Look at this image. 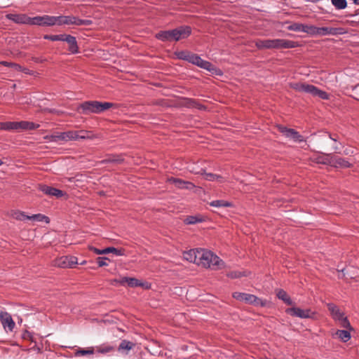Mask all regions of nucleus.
I'll return each instance as SVG.
<instances>
[{
  "label": "nucleus",
  "mask_w": 359,
  "mask_h": 359,
  "mask_svg": "<svg viewBox=\"0 0 359 359\" xmlns=\"http://www.w3.org/2000/svg\"><path fill=\"white\" fill-rule=\"evenodd\" d=\"M191 34V27L182 25L173 29L161 30L156 34L155 37L163 42L178 41L187 39Z\"/></svg>",
  "instance_id": "f257e3e1"
},
{
  "label": "nucleus",
  "mask_w": 359,
  "mask_h": 359,
  "mask_svg": "<svg viewBox=\"0 0 359 359\" xmlns=\"http://www.w3.org/2000/svg\"><path fill=\"white\" fill-rule=\"evenodd\" d=\"M198 256V266L213 270H219L224 267V262L210 250L199 248Z\"/></svg>",
  "instance_id": "f03ea898"
},
{
  "label": "nucleus",
  "mask_w": 359,
  "mask_h": 359,
  "mask_svg": "<svg viewBox=\"0 0 359 359\" xmlns=\"http://www.w3.org/2000/svg\"><path fill=\"white\" fill-rule=\"evenodd\" d=\"M114 105L112 102H102L99 101H86L81 103L77 111L80 114L88 115L90 114H101Z\"/></svg>",
  "instance_id": "7ed1b4c3"
},
{
  "label": "nucleus",
  "mask_w": 359,
  "mask_h": 359,
  "mask_svg": "<svg viewBox=\"0 0 359 359\" xmlns=\"http://www.w3.org/2000/svg\"><path fill=\"white\" fill-rule=\"evenodd\" d=\"M39 127V124H36L29 121H7L0 122V130L7 131H20V130H32Z\"/></svg>",
  "instance_id": "20e7f679"
},
{
  "label": "nucleus",
  "mask_w": 359,
  "mask_h": 359,
  "mask_svg": "<svg viewBox=\"0 0 359 359\" xmlns=\"http://www.w3.org/2000/svg\"><path fill=\"white\" fill-rule=\"evenodd\" d=\"M255 46L258 49L289 48L292 42L285 39H257Z\"/></svg>",
  "instance_id": "39448f33"
},
{
  "label": "nucleus",
  "mask_w": 359,
  "mask_h": 359,
  "mask_svg": "<svg viewBox=\"0 0 359 359\" xmlns=\"http://www.w3.org/2000/svg\"><path fill=\"white\" fill-rule=\"evenodd\" d=\"M187 62L195 65L202 69H206L212 74H215L217 76H221L222 74V72L219 68L216 67L211 62L203 60L199 55L197 54L193 53L190 52V54L188 57Z\"/></svg>",
  "instance_id": "423d86ee"
},
{
  "label": "nucleus",
  "mask_w": 359,
  "mask_h": 359,
  "mask_svg": "<svg viewBox=\"0 0 359 359\" xmlns=\"http://www.w3.org/2000/svg\"><path fill=\"white\" fill-rule=\"evenodd\" d=\"M327 306L331 313L332 318L335 321L338 322L341 327L350 330H352L351 325L347 317L345 316L344 313L341 311L337 305L332 303H328Z\"/></svg>",
  "instance_id": "0eeeda50"
},
{
  "label": "nucleus",
  "mask_w": 359,
  "mask_h": 359,
  "mask_svg": "<svg viewBox=\"0 0 359 359\" xmlns=\"http://www.w3.org/2000/svg\"><path fill=\"white\" fill-rule=\"evenodd\" d=\"M93 22L90 20H82L76 16L73 15H60L57 16V25H74L77 26H89L92 25Z\"/></svg>",
  "instance_id": "6e6552de"
},
{
  "label": "nucleus",
  "mask_w": 359,
  "mask_h": 359,
  "mask_svg": "<svg viewBox=\"0 0 359 359\" xmlns=\"http://www.w3.org/2000/svg\"><path fill=\"white\" fill-rule=\"evenodd\" d=\"M295 88L299 90L308 93L313 96L318 97L322 100H328L330 95L325 91L318 89L317 87L311 84H302L300 86L297 85Z\"/></svg>",
  "instance_id": "1a4fd4ad"
},
{
  "label": "nucleus",
  "mask_w": 359,
  "mask_h": 359,
  "mask_svg": "<svg viewBox=\"0 0 359 359\" xmlns=\"http://www.w3.org/2000/svg\"><path fill=\"white\" fill-rule=\"evenodd\" d=\"M74 130H69L63 133H55L50 135H46L44 139L49 142H57V141H69L75 140L76 136Z\"/></svg>",
  "instance_id": "9d476101"
},
{
  "label": "nucleus",
  "mask_w": 359,
  "mask_h": 359,
  "mask_svg": "<svg viewBox=\"0 0 359 359\" xmlns=\"http://www.w3.org/2000/svg\"><path fill=\"white\" fill-rule=\"evenodd\" d=\"M232 296L236 300L245 302L246 304L254 305L262 304V299L254 294L235 292L233 293Z\"/></svg>",
  "instance_id": "9b49d317"
},
{
  "label": "nucleus",
  "mask_w": 359,
  "mask_h": 359,
  "mask_svg": "<svg viewBox=\"0 0 359 359\" xmlns=\"http://www.w3.org/2000/svg\"><path fill=\"white\" fill-rule=\"evenodd\" d=\"M344 33V29L340 27H315V32L313 35L316 36H327V35H337Z\"/></svg>",
  "instance_id": "f8f14e48"
},
{
  "label": "nucleus",
  "mask_w": 359,
  "mask_h": 359,
  "mask_svg": "<svg viewBox=\"0 0 359 359\" xmlns=\"http://www.w3.org/2000/svg\"><path fill=\"white\" fill-rule=\"evenodd\" d=\"M77 264V258L74 256H62L55 260V265L60 268H72Z\"/></svg>",
  "instance_id": "ddd939ff"
},
{
  "label": "nucleus",
  "mask_w": 359,
  "mask_h": 359,
  "mask_svg": "<svg viewBox=\"0 0 359 359\" xmlns=\"http://www.w3.org/2000/svg\"><path fill=\"white\" fill-rule=\"evenodd\" d=\"M293 316L300 318H309L315 320L317 318L318 313L310 309H302L293 306Z\"/></svg>",
  "instance_id": "4468645a"
},
{
  "label": "nucleus",
  "mask_w": 359,
  "mask_h": 359,
  "mask_svg": "<svg viewBox=\"0 0 359 359\" xmlns=\"http://www.w3.org/2000/svg\"><path fill=\"white\" fill-rule=\"evenodd\" d=\"M0 320L5 330L10 332L13 330L15 323L10 313L6 311H1Z\"/></svg>",
  "instance_id": "2eb2a0df"
},
{
  "label": "nucleus",
  "mask_w": 359,
  "mask_h": 359,
  "mask_svg": "<svg viewBox=\"0 0 359 359\" xmlns=\"http://www.w3.org/2000/svg\"><path fill=\"white\" fill-rule=\"evenodd\" d=\"M168 182L174 184L177 188L179 189H185L188 190H191L195 188V185L189 181H184L180 178L175 177H169L168 178Z\"/></svg>",
  "instance_id": "dca6fc26"
},
{
  "label": "nucleus",
  "mask_w": 359,
  "mask_h": 359,
  "mask_svg": "<svg viewBox=\"0 0 359 359\" xmlns=\"http://www.w3.org/2000/svg\"><path fill=\"white\" fill-rule=\"evenodd\" d=\"M39 189L48 196H55L56 198H61L65 195V193L62 190L49 187L46 184H39Z\"/></svg>",
  "instance_id": "f3484780"
},
{
  "label": "nucleus",
  "mask_w": 359,
  "mask_h": 359,
  "mask_svg": "<svg viewBox=\"0 0 359 359\" xmlns=\"http://www.w3.org/2000/svg\"><path fill=\"white\" fill-rule=\"evenodd\" d=\"M330 165L337 168H350L351 163L345 158L332 155Z\"/></svg>",
  "instance_id": "a211bd4d"
},
{
  "label": "nucleus",
  "mask_w": 359,
  "mask_h": 359,
  "mask_svg": "<svg viewBox=\"0 0 359 359\" xmlns=\"http://www.w3.org/2000/svg\"><path fill=\"white\" fill-rule=\"evenodd\" d=\"M7 18L15 23L18 24H25L29 25V17L26 14L20 13V14H13L10 13L6 15Z\"/></svg>",
  "instance_id": "6ab92c4d"
},
{
  "label": "nucleus",
  "mask_w": 359,
  "mask_h": 359,
  "mask_svg": "<svg viewBox=\"0 0 359 359\" xmlns=\"http://www.w3.org/2000/svg\"><path fill=\"white\" fill-rule=\"evenodd\" d=\"M190 171L192 172H194L196 174H200V175H204L205 179L208 181H215L218 180L219 182H222L223 177L220 175H217L213 173H206L205 172V170L203 168H201L199 170H195L194 168L190 169Z\"/></svg>",
  "instance_id": "aec40b11"
},
{
  "label": "nucleus",
  "mask_w": 359,
  "mask_h": 359,
  "mask_svg": "<svg viewBox=\"0 0 359 359\" xmlns=\"http://www.w3.org/2000/svg\"><path fill=\"white\" fill-rule=\"evenodd\" d=\"M198 254H199V248L198 249H191L187 252L184 253V258L190 262L197 264L198 260Z\"/></svg>",
  "instance_id": "412c9836"
},
{
  "label": "nucleus",
  "mask_w": 359,
  "mask_h": 359,
  "mask_svg": "<svg viewBox=\"0 0 359 359\" xmlns=\"http://www.w3.org/2000/svg\"><path fill=\"white\" fill-rule=\"evenodd\" d=\"M64 41H66L69 44V50L72 53L75 54L79 52L76 37L66 34Z\"/></svg>",
  "instance_id": "4be33fe9"
},
{
  "label": "nucleus",
  "mask_w": 359,
  "mask_h": 359,
  "mask_svg": "<svg viewBox=\"0 0 359 359\" xmlns=\"http://www.w3.org/2000/svg\"><path fill=\"white\" fill-rule=\"evenodd\" d=\"M331 154H315L311 158L314 163L324 165H330Z\"/></svg>",
  "instance_id": "5701e85b"
},
{
  "label": "nucleus",
  "mask_w": 359,
  "mask_h": 359,
  "mask_svg": "<svg viewBox=\"0 0 359 359\" xmlns=\"http://www.w3.org/2000/svg\"><path fill=\"white\" fill-rule=\"evenodd\" d=\"M333 336L337 337L343 342L348 341L351 337L349 331L343 330H337Z\"/></svg>",
  "instance_id": "b1692460"
},
{
  "label": "nucleus",
  "mask_w": 359,
  "mask_h": 359,
  "mask_svg": "<svg viewBox=\"0 0 359 359\" xmlns=\"http://www.w3.org/2000/svg\"><path fill=\"white\" fill-rule=\"evenodd\" d=\"M293 142L300 144V147L303 149H306L309 145L306 143V138L301 135L298 132L293 130Z\"/></svg>",
  "instance_id": "393cba45"
},
{
  "label": "nucleus",
  "mask_w": 359,
  "mask_h": 359,
  "mask_svg": "<svg viewBox=\"0 0 359 359\" xmlns=\"http://www.w3.org/2000/svg\"><path fill=\"white\" fill-rule=\"evenodd\" d=\"M124 158L122 155H110L102 161L105 163L121 164L123 162Z\"/></svg>",
  "instance_id": "a878e982"
},
{
  "label": "nucleus",
  "mask_w": 359,
  "mask_h": 359,
  "mask_svg": "<svg viewBox=\"0 0 359 359\" xmlns=\"http://www.w3.org/2000/svg\"><path fill=\"white\" fill-rule=\"evenodd\" d=\"M76 138L75 140H86V139H91L93 137L92 132L88 130H74Z\"/></svg>",
  "instance_id": "bb28decb"
},
{
  "label": "nucleus",
  "mask_w": 359,
  "mask_h": 359,
  "mask_svg": "<svg viewBox=\"0 0 359 359\" xmlns=\"http://www.w3.org/2000/svg\"><path fill=\"white\" fill-rule=\"evenodd\" d=\"M27 219L36 222H45L47 224L50 222V219L47 216L40 213L27 217Z\"/></svg>",
  "instance_id": "cd10ccee"
},
{
  "label": "nucleus",
  "mask_w": 359,
  "mask_h": 359,
  "mask_svg": "<svg viewBox=\"0 0 359 359\" xmlns=\"http://www.w3.org/2000/svg\"><path fill=\"white\" fill-rule=\"evenodd\" d=\"M278 299L283 300L287 305L292 304V300L287 292L283 290H278L276 294Z\"/></svg>",
  "instance_id": "c85d7f7f"
},
{
  "label": "nucleus",
  "mask_w": 359,
  "mask_h": 359,
  "mask_svg": "<svg viewBox=\"0 0 359 359\" xmlns=\"http://www.w3.org/2000/svg\"><path fill=\"white\" fill-rule=\"evenodd\" d=\"M135 346V344L133 342L124 339L121 341V344L118 346V350L119 351L124 350L130 351L133 349Z\"/></svg>",
  "instance_id": "c756f323"
},
{
  "label": "nucleus",
  "mask_w": 359,
  "mask_h": 359,
  "mask_svg": "<svg viewBox=\"0 0 359 359\" xmlns=\"http://www.w3.org/2000/svg\"><path fill=\"white\" fill-rule=\"evenodd\" d=\"M57 25V16L43 15V26Z\"/></svg>",
  "instance_id": "7c9ffc66"
},
{
  "label": "nucleus",
  "mask_w": 359,
  "mask_h": 359,
  "mask_svg": "<svg viewBox=\"0 0 359 359\" xmlns=\"http://www.w3.org/2000/svg\"><path fill=\"white\" fill-rule=\"evenodd\" d=\"M210 205L216 208L231 207L232 204L230 202L224 200H215L210 203Z\"/></svg>",
  "instance_id": "2f4dec72"
},
{
  "label": "nucleus",
  "mask_w": 359,
  "mask_h": 359,
  "mask_svg": "<svg viewBox=\"0 0 359 359\" xmlns=\"http://www.w3.org/2000/svg\"><path fill=\"white\" fill-rule=\"evenodd\" d=\"M93 353H94V348L93 347H90L87 349H83V348L76 349L74 353V355L76 357H80V356H83V355H93Z\"/></svg>",
  "instance_id": "473e14b6"
},
{
  "label": "nucleus",
  "mask_w": 359,
  "mask_h": 359,
  "mask_svg": "<svg viewBox=\"0 0 359 359\" xmlns=\"http://www.w3.org/2000/svg\"><path fill=\"white\" fill-rule=\"evenodd\" d=\"M114 253V255H117V256H123L125 255V250L123 249H121V248H114V247H109V248H104V255L105 254H108V253Z\"/></svg>",
  "instance_id": "72a5a7b5"
},
{
  "label": "nucleus",
  "mask_w": 359,
  "mask_h": 359,
  "mask_svg": "<svg viewBox=\"0 0 359 359\" xmlns=\"http://www.w3.org/2000/svg\"><path fill=\"white\" fill-rule=\"evenodd\" d=\"M11 215L15 219L19 221H23L25 219H27V217H29L28 215H25L24 212L20 211V210H12Z\"/></svg>",
  "instance_id": "f704fd0d"
},
{
  "label": "nucleus",
  "mask_w": 359,
  "mask_h": 359,
  "mask_svg": "<svg viewBox=\"0 0 359 359\" xmlns=\"http://www.w3.org/2000/svg\"><path fill=\"white\" fill-rule=\"evenodd\" d=\"M332 5L338 10L344 9L347 6L346 0H331Z\"/></svg>",
  "instance_id": "c9c22d12"
},
{
  "label": "nucleus",
  "mask_w": 359,
  "mask_h": 359,
  "mask_svg": "<svg viewBox=\"0 0 359 359\" xmlns=\"http://www.w3.org/2000/svg\"><path fill=\"white\" fill-rule=\"evenodd\" d=\"M66 34H58V35H44L45 39L50 40L53 41H64Z\"/></svg>",
  "instance_id": "e433bc0d"
},
{
  "label": "nucleus",
  "mask_w": 359,
  "mask_h": 359,
  "mask_svg": "<svg viewBox=\"0 0 359 359\" xmlns=\"http://www.w3.org/2000/svg\"><path fill=\"white\" fill-rule=\"evenodd\" d=\"M29 25L43 26V16L29 17Z\"/></svg>",
  "instance_id": "4c0bfd02"
},
{
  "label": "nucleus",
  "mask_w": 359,
  "mask_h": 359,
  "mask_svg": "<svg viewBox=\"0 0 359 359\" xmlns=\"http://www.w3.org/2000/svg\"><path fill=\"white\" fill-rule=\"evenodd\" d=\"M127 285L131 287L143 286V284L135 278H128Z\"/></svg>",
  "instance_id": "58836bf2"
},
{
  "label": "nucleus",
  "mask_w": 359,
  "mask_h": 359,
  "mask_svg": "<svg viewBox=\"0 0 359 359\" xmlns=\"http://www.w3.org/2000/svg\"><path fill=\"white\" fill-rule=\"evenodd\" d=\"M97 351L100 353H107L114 350V348L110 345H102L97 347Z\"/></svg>",
  "instance_id": "ea45409f"
},
{
  "label": "nucleus",
  "mask_w": 359,
  "mask_h": 359,
  "mask_svg": "<svg viewBox=\"0 0 359 359\" xmlns=\"http://www.w3.org/2000/svg\"><path fill=\"white\" fill-rule=\"evenodd\" d=\"M202 222L201 219L198 218L196 216H188L185 219L184 222L187 224H195L198 222Z\"/></svg>",
  "instance_id": "a19ab883"
},
{
  "label": "nucleus",
  "mask_w": 359,
  "mask_h": 359,
  "mask_svg": "<svg viewBox=\"0 0 359 359\" xmlns=\"http://www.w3.org/2000/svg\"><path fill=\"white\" fill-rule=\"evenodd\" d=\"M315 27L313 25H304L302 27V32L307 33L311 35H313L315 32Z\"/></svg>",
  "instance_id": "79ce46f5"
},
{
  "label": "nucleus",
  "mask_w": 359,
  "mask_h": 359,
  "mask_svg": "<svg viewBox=\"0 0 359 359\" xmlns=\"http://www.w3.org/2000/svg\"><path fill=\"white\" fill-rule=\"evenodd\" d=\"M190 54L189 51L182 50L176 53L177 57L180 60L187 61L188 57Z\"/></svg>",
  "instance_id": "37998d69"
},
{
  "label": "nucleus",
  "mask_w": 359,
  "mask_h": 359,
  "mask_svg": "<svg viewBox=\"0 0 359 359\" xmlns=\"http://www.w3.org/2000/svg\"><path fill=\"white\" fill-rule=\"evenodd\" d=\"M278 130L282 133L283 134L285 135L287 137H291L292 136V129L287 128L283 126H278Z\"/></svg>",
  "instance_id": "c03bdc74"
},
{
  "label": "nucleus",
  "mask_w": 359,
  "mask_h": 359,
  "mask_svg": "<svg viewBox=\"0 0 359 359\" xmlns=\"http://www.w3.org/2000/svg\"><path fill=\"white\" fill-rule=\"evenodd\" d=\"M107 259H108V258L105 257H97V263L98 264V266L99 267H102V266H107L108 264L106 262Z\"/></svg>",
  "instance_id": "a18cd8bd"
},
{
  "label": "nucleus",
  "mask_w": 359,
  "mask_h": 359,
  "mask_svg": "<svg viewBox=\"0 0 359 359\" xmlns=\"http://www.w3.org/2000/svg\"><path fill=\"white\" fill-rule=\"evenodd\" d=\"M243 274L240 271H231L227 273V276L231 278H238L243 276Z\"/></svg>",
  "instance_id": "49530a36"
},
{
  "label": "nucleus",
  "mask_w": 359,
  "mask_h": 359,
  "mask_svg": "<svg viewBox=\"0 0 359 359\" xmlns=\"http://www.w3.org/2000/svg\"><path fill=\"white\" fill-rule=\"evenodd\" d=\"M352 92L354 98L359 100V83L353 88Z\"/></svg>",
  "instance_id": "de8ad7c7"
},
{
  "label": "nucleus",
  "mask_w": 359,
  "mask_h": 359,
  "mask_svg": "<svg viewBox=\"0 0 359 359\" xmlns=\"http://www.w3.org/2000/svg\"><path fill=\"white\" fill-rule=\"evenodd\" d=\"M113 281L118 283L121 285H124L125 284H127L128 277H123L120 279H114Z\"/></svg>",
  "instance_id": "09e8293b"
},
{
  "label": "nucleus",
  "mask_w": 359,
  "mask_h": 359,
  "mask_svg": "<svg viewBox=\"0 0 359 359\" xmlns=\"http://www.w3.org/2000/svg\"><path fill=\"white\" fill-rule=\"evenodd\" d=\"M90 250L95 252L96 255H104V249L103 250H100V249H97L95 247H93V246H90L89 248Z\"/></svg>",
  "instance_id": "8fccbe9b"
},
{
  "label": "nucleus",
  "mask_w": 359,
  "mask_h": 359,
  "mask_svg": "<svg viewBox=\"0 0 359 359\" xmlns=\"http://www.w3.org/2000/svg\"><path fill=\"white\" fill-rule=\"evenodd\" d=\"M303 24L293 23V31L302 32Z\"/></svg>",
  "instance_id": "3c124183"
},
{
  "label": "nucleus",
  "mask_w": 359,
  "mask_h": 359,
  "mask_svg": "<svg viewBox=\"0 0 359 359\" xmlns=\"http://www.w3.org/2000/svg\"><path fill=\"white\" fill-rule=\"evenodd\" d=\"M328 137H330V140H332V141L334 142H337L338 141V139H339V136L337 134H330V133H327Z\"/></svg>",
  "instance_id": "603ef678"
},
{
  "label": "nucleus",
  "mask_w": 359,
  "mask_h": 359,
  "mask_svg": "<svg viewBox=\"0 0 359 359\" xmlns=\"http://www.w3.org/2000/svg\"><path fill=\"white\" fill-rule=\"evenodd\" d=\"M12 65L11 67L13 68L16 71L21 72V69H22V67L17 63H13V65Z\"/></svg>",
  "instance_id": "864d4df0"
},
{
  "label": "nucleus",
  "mask_w": 359,
  "mask_h": 359,
  "mask_svg": "<svg viewBox=\"0 0 359 359\" xmlns=\"http://www.w3.org/2000/svg\"><path fill=\"white\" fill-rule=\"evenodd\" d=\"M354 151L352 149H346L344 150L343 154L345 155H352L353 154Z\"/></svg>",
  "instance_id": "5fc2aeb1"
},
{
  "label": "nucleus",
  "mask_w": 359,
  "mask_h": 359,
  "mask_svg": "<svg viewBox=\"0 0 359 359\" xmlns=\"http://www.w3.org/2000/svg\"><path fill=\"white\" fill-rule=\"evenodd\" d=\"M1 64L5 67H11L12 65H13V62H7V61H2L1 62Z\"/></svg>",
  "instance_id": "6e6d98bb"
},
{
  "label": "nucleus",
  "mask_w": 359,
  "mask_h": 359,
  "mask_svg": "<svg viewBox=\"0 0 359 359\" xmlns=\"http://www.w3.org/2000/svg\"><path fill=\"white\" fill-rule=\"evenodd\" d=\"M21 72L27 74H32V72L28 69L27 68L22 67V69H21Z\"/></svg>",
  "instance_id": "4d7b16f0"
},
{
  "label": "nucleus",
  "mask_w": 359,
  "mask_h": 359,
  "mask_svg": "<svg viewBox=\"0 0 359 359\" xmlns=\"http://www.w3.org/2000/svg\"><path fill=\"white\" fill-rule=\"evenodd\" d=\"M339 272H341V275H339V278H342L345 276V269H338Z\"/></svg>",
  "instance_id": "13d9d810"
},
{
  "label": "nucleus",
  "mask_w": 359,
  "mask_h": 359,
  "mask_svg": "<svg viewBox=\"0 0 359 359\" xmlns=\"http://www.w3.org/2000/svg\"><path fill=\"white\" fill-rule=\"evenodd\" d=\"M333 149L334 150V151H335L336 153H339V154H340V153H341V148H340L339 146H337V145L334 146V147H333Z\"/></svg>",
  "instance_id": "bf43d9fd"
},
{
  "label": "nucleus",
  "mask_w": 359,
  "mask_h": 359,
  "mask_svg": "<svg viewBox=\"0 0 359 359\" xmlns=\"http://www.w3.org/2000/svg\"><path fill=\"white\" fill-rule=\"evenodd\" d=\"M286 312L288 313H292V308L287 309Z\"/></svg>",
  "instance_id": "052dcab7"
},
{
  "label": "nucleus",
  "mask_w": 359,
  "mask_h": 359,
  "mask_svg": "<svg viewBox=\"0 0 359 359\" xmlns=\"http://www.w3.org/2000/svg\"><path fill=\"white\" fill-rule=\"evenodd\" d=\"M354 4L359 5V0H352Z\"/></svg>",
  "instance_id": "680f3d73"
},
{
  "label": "nucleus",
  "mask_w": 359,
  "mask_h": 359,
  "mask_svg": "<svg viewBox=\"0 0 359 359\" xmlns=\"http://www.w3.org/2000/svg\"><path fill=\"white\" fill-rule=\"evenodd\" d=\"M288 29H289L290 30H291V29H292V25L288 26Z\"/></svg>",
  "instance_id": "e2e57ef3"
},
{
  "label": "nucleus",
  "mask_w": 359,
  "mask_h": 359,
  "mask_svg": "<svg viewBox=\"0 0 359 359\" xmlns=\"http://www.w3.org/2000/svg\"><path fill=\"white\" fill-rule=\"evenodd\" d=\"M3 164V161L1 159H0V165H1Z\"/></svg>",
  "instance_id": "0e129e2a"
},
{
  "label": "nucleus",
  "mask_w": 359,
  "mask_h": 359,
  "mask_svg": "<svg viewBox=\"0 0 359 359\" xmlns=\"http://www.w3.org/2000/svg\"><path fill=\"white\" fill-rule=\"evenodd\" d=\"M297 46V45L295 44V43H294V42H293L292 46H293V47H294V46Z\"/></svg>",
  "instance_id": "69168bd1"
},
{
  "label": "nucleus",
  "mask_w": 359,
  "mask_h": 359,
  "mask_svg": "<svg viewBox=\"0 0 359 359\" xmlns=\"http://www.w3.org/2000/svg\"><path fill=\"white\" fill-rule=\"evenodd\" d=\"M36 349L38 351H40V348L37 347Z\"/></svg>",
  "instance_id": "338daca9"
}]
</instances>
